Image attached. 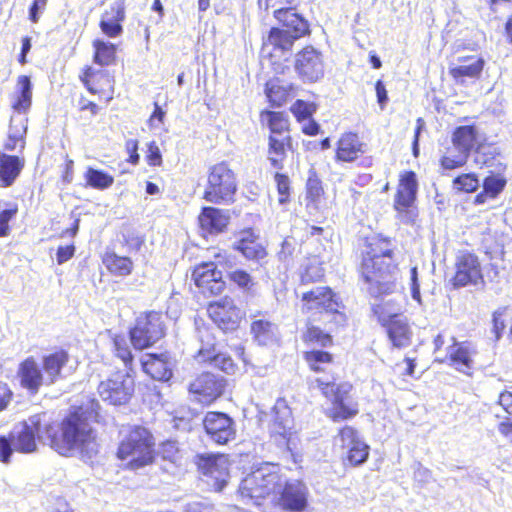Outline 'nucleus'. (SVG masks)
Here are the masks:
<instances>
[{"label": "nucleus", "instance_id": "6", "mask_svg": "<svg viewBox=\"0 0 512 512\" xmlns=\"http://www.w3.org/2000/svg\"><path fill=\"white\" fill-rule=\"evenodd\" d=\"M237 176L227 161L208 168L202 199L213 204L230 205L235 202Z\"/></svg>", "mask_w": 512, "mask_h": 512}, {"label": "nucleus", "instance_id": "56", "mask_svg": "<svg viewBox=\"0 0 512 512\" xmlns=\"http://www.w3.org/2000/svg\"><path fill=\"white\" fill-rule=\"evenodd\" d=\"M159 453L164 460L175 462L178 458L179 447L174 440H165L160 444Z\"/></svg>", "mask_w": 512, "mask_h": 512}, {"label": "nucleus", "instance_id": "25", "mask_svg": "<svg viewBox=\"0 0 512 512\" xmlns=\"http://www.w3.org/2000/svg\"><path fill=\"white\" fill-rule=\"evenodd\" d=\"M381 323L387 327L389 339L396 348H405L411 343L412 331L403 315L393 314L388 318L379 315Z\"/></svg>", "mask_w": 512, "mask_h": 512}, {"label": "nucleus", "instance_id": "45", "mask_svg": "<svg viewBox=\"0 0 512 512\" xmlns=\"http://www.w3.org/2000/svg\"><path fill=\"white\" fill-rule=\"evenodd\" d=\"M198 356L202 359V361L214 364V366L224 371L225 373H232L236 369V364L232 358L225 354H212L208 349H200L198 351Z\"/></svg>", "mask_w": 512, "mask_h": 512}, {"label": "nucleus", "instance_id": "24", "mask_svg": "<svg viewBox=\"0 0 512 512\" xmlns=\"http://www.w3.org/2000/svg\"><path fill=\"white\" fill-rule=\"evenodd\" d=\"M477 354L476 346L469 342H458L452 337V344L447 349V357L450 365L461 373L470 374L473 368V357Z\"/></svg>", "mask_w": 512, "mask_h": 512}, {"label": "nucleus", "instance_id": "64", "mask_svg": "<svg viewBox=\"0 0 512 512\" xmlns=\"http://www.w3.org/2000/svg\"><path fill=\"white\" fill-rule=\"evenodd\" d=\"M164 118L165 111L159 106L158 103H154V110L148 119V125L150 127H154L163 124Z\"/></svg>", "mask_w": 512, "mask_h": 512}, {"label": "nucleus", "instance_id": "49", "mask_svg": "<svg viewBox=\"0 0 512 512\" xmlns=\"http://www.w3.org/2000/svg\"><path fill=\"white\" fill-rule=\"evenodd\" d=\"M76 109L81 117L93 118L101 112V105L93 100L88 99L85 95L81 94L76 103Z\"/></svg>", "mask_w": 512, "mask_h": 512}, {"label": "nucleus", "instance_id": "59", "mask_svg": "<svg viewBox=\"0 0 512 512\" xmlns=\"http://www.w3.org/2000/svg\"><path fill=\"white\" fill-rule=\"evenodd\" d=\"M139 150V141L136 139H128L125 142V151L128 154V158L126 162L136 166L140 162V155L138 153Z\"/></svg>", "mask_w": 512, "mask_h": 512}, {"label": "nucleus", "instance_id": "17", "mask_svg": "<svg viewBox=\"0 0 512 512\" xmlns=\"http://www.w3.org/2000/svg\"><path fill=\"white\" fill-rule=\"evenodd\" d=\"M417 180L414 172H406L400 179L394 200V208L401 220L410 223L415 220L417 213L413 208L417 193Z\"/></svg>", "mask_w": 512, "mask_h": 512}, {"label": "nucleus", "instance_id": "26", "mask_svg": "<svg viewBox=\"0 0 512 512\" xmlns=\"http://www.w3.org/2000/svg\"><path fill=\"white\" fill-rule=\"evenodd\" d=\"M141 367L145 374L157 381H168L173 375L167 352L147 353L141 360Z\"/></svg>", "mask_w": 512, "mask_h": 512}, {"label": "nucleus", "instance_id": "12", "mask_svg": "<svg viewBox=\"0 0 512 512\" xmlns=\"http://www.w3.org/2000/svg\"><path fill=\"white\" fill-rule=\"evenodd\" d=\"M78 79L87 92L98 99L99 103L109 104L115 98L116 80L111 73L84 65Z\"/></svg>", "mask_w": 512, "mask_h": 512}, {"label": "nucleus", "instance_id": "10", "mask_svg": "<svg viewBox=\"0 0 512 512\" xmlns=\"http://www.w3.org/2000/svg\"><path fill=\"white\" fill-rule=\"evenodd\" d=\"M206 313L211 322L223 333L237 331L246 319V312L227 295L209 302Z\"/></svg>", "mask_w": 512, "mask_h": 512}, {"label": "nucleus", "instance_id": "50", "mask_svg": "<svg viewBox=\"0 0 512 512\" xmlns=\"http://www.w3.org/2000/svg\"><path fill=\"white\" fill-rule=\"evenodd\" d=\"M506 179L498 175H489L483 181V189L489 194L490 198H496L505 188Z\"/></svg>", "mask_w": 512, "mask_h": 512}, {"label": "nucleus", "instance_id": "13", "mask_svg": "<svg viewBox=\"0 0 512 512\" xmlns=\"http://www.w3.org/2000/svg\"><path fill=\"white\" fill-rule=\"evenodd\" d=\"M351 388L349 383L336 384L322 380V393L332 402L327 415L334 421L350 419L358 413L357 405L349 397Z\"/></svg>", "mask_w": 512, "mask_h": 512}, {"label": "nucleus", "instance_id": "19", "mask_svg": "<svg viewBox=\"0 0 512 512\" xmlns=\"http://www.w3.org/2000/svg\"><path fill=\"white\" fill-rule=\"evenodd\" d=\"M277 495L273 498L271 507L289 512L302 511L306 506V495L299 483L286 479L283 475Z\"/></svg>", "mask_w": 512, "mask_h": 512}, {"label": "nucleus", "instance_id": "52", "mask_svg": "<svg viewBox=\"0 0 512 512\" xmlns=\"http://www.w3.org/2000/svg\"><path fill=\"white\" fill-rule=\"evenodd\" d=\"M290 110L298 121H303L310 118L316 112L317 106L315 103L296 100Z\"/></svg>", "mask_w": 512, "mask_h": 512}, {"label": "nucleus", "instance_id": "62", "mask_svg": "<svg viewBox=\"0 0 512 512\" xmlns=\"http://www.w3.org/2000/svg\"><path fill=\"white\" fill-rule=\"evenodd\" d=\"M76 248L74 244L59 246L56 251V261L63 264L70 260L75 254Z\"/></svg>", "mask_w": 512, "mask_h": 512}, {"label": "nucleus", "instance_id": "23", "mask_svg": "<svg viewBox=\"0 0 512 512\" xmlns=\"http://www.w3.org/2000/svg\"><path fill=\"white\" fill-rule=\"evenodd\" d=\"M126 18V1L115 0L103 11L99 21L102 33L109 38H116L123 33Z\"/></svg>", "mask_w": 512, "mask_h": 512}, {"label": "nucleus", "instance_id": "61", "mask_svg": "<svg viewBox=\"0 0 512 512\" xmlns=\"http://www.w3.org/2000/svg\"><path fill=\"white\" fill-rule=\"evenodd\" d=\"M14 393L7 383L0 382V413L5 411L12 402Z\"/></svg>", "mask_w": 512, "mask_h": 512}, {"label": "nucleus", "instance_id": "16", "mask_svg": "<svg viewBox=\"0 0 512 512\" xmlns=\"http://www.w3.org/2000/svg\"><path fill=\"white\" fill-rule=\"evenodd\" d=\"M191 277L195 286L205 296H219L227 287L222 271L212 261L196 265L192 270Z\"/></svg>", "mask_w": 512, "mask_h": 512}, {"label": "nucleus", "instance_id": "3", "mask_svg": "<svg viewBox=\"0 0 512 512\" xmlns=\"http://www.w3.org/2000/svg\"><path fill=\"white\" fill-rule=\"evenodd\" d=\"M115 457L124 463L123 469L137 471L156 463V438L145 426L131 425L119 441Z\"/></svg>", "mask_w": 512, "mask_h": 512}, {"label": "nucleus", "instance_id": "51", "mask_svg": "<svg viewBox=\"0 0 512 512\" xmlns=\"http://www.w3.org/2000/svg\"><path fill=\"white\" fill-rule=\"evenodd\" d=\"M320 308V291L319 289L304 292L301 296V312L309 314Z\"/></svg>", "mask_w": 512, "mask_h": 512}, {"label": "nucleus", "instance_id": "48", "mask_svg": "<svg viewBox=\"0 0 512 512\" xmlns=\"http://www.w3.org/2000/svg\"><path fill=\"white\" fill-rule=\"evenodd\" d=\"M479 180L473 173L459 175L453 180V188L460 192L471 193L478 189Z\"/></svg>", "mask_w": 512, "mask_h": 512}, {"label": "nucleus", "instance_id": "57", "mask_svg": "<svg viewBox=\"0 0 512 512\" xmlns=\"http://www.w3.org/2000/svg\"><path fill=\"white\" fill-rule=\"evenodd\" d=\"M467 160L468 157L458 152L457 155L454 156L444 155L440 160V164L443 169L452 170L463 167L466 164Z\"/></svg>", "mask_w": 512, "mask_h": 512}, {"label": "nucleus", "instance_id": "22", "mask_svg": "<svg viewBox=\"0 0 512 512\" xmlns=\"http://www.w3.org/2000/svg\"><path fill=\"white\" fill-rule=\"evenodd\" d=\"M17 378L21 388L31 395H36L40 388L46 384V376L34 357L29 356L22 360L17 369Z\"/></svg>", "mask_w": 512, "mask_h": 512}, {"label": "nucleus", "instance_id": "36", "mask_svg": "<svg viewBox=\"0 0 512 512\" xmlns=\"http://www.w3.org/2000/svg\"><path fill=\"white\" fill-rule=\"evenodd\" d=\"M102 263L110 274L118 277L129 276L134 268L133 261L130 257L120 256L113 251L104 253Z\"/></svg>", "mask_w": 512, "mask_h": 512}, {"label": "nucleus", "instance_id": "63", "mask_svg": "<svg viewBox=\"0 0 512 512\" xmlns=\"http://www.w3.org/2000/svg\"><path fill=\"white\" fill-rule=\"evenodd\" d=\"M74 175V161L70 158H66L63 164L61 181L63 184H69L73 180Z\"/></svg>", "mask_w": 512, "mask_h": 512}, {"label": "nucleus", "instance_id": "7", "mask_svg": "<svg viewBox=\"0 0 512 512\" xmlns=\"http://www.w3.org/2000/svg\"><path fill=\"white\" fill-rule=\"evenodd\" d=\"M166 318L161 311L141 312L128 330L129 340L135 350L143 351L153 347L166 336Z\"/></svg>", "mask_w": 512, "mask_h": 512}, {"label": "nucleus", "instance_id": "28", "mask_svg": "<svg viewBox=\"0 0 512 512\" xmlns=\"http://www.w3.org/2000/svg\"><path fill=\"white\" fill-rule=\"evenodd\" d=\"M70 361L66 349L57 348L42 357V369L46 376V385H52L63 378L62 370Z\"/></svg>", "mask_w": 512, "mask_h": 512}, {"label": "nucleus", "instance_id": "30", "mask_svg": "<svg viewBox=\"0 0 512 512\" xmlns=\"http://www.w3.org/2000/svg\"><path fill=\"white\" fill-rule=\"evenodd\" d=\"M292 137L287 134L283 137H268L267 159L276 171L284 169L289 151H292Z\"/></svg>", "mask_w": 512, "mask_h": 512}, {"label": "nucleus", "instance_id": "9", "mask_svg": "<svg viewBox=\"0 0 512 512\" xmlns=\"http://www.w3.org/2000/svg\"><path fill=\"white\" fill-rule=\"evenodd\" d=\"M135 372L116 370L97 385V393L108 405L128 404L135 392Z\"/></svg>", "mask_w": 512, "mask_h": 512}, {"label": "nucleus", "instance_id": "11", "mask_svg": "<svg viewBox=\"0 0 512 512\" xmlns=\"http://www.w3.org/2000/svg\"><path fill=\"white\" fill-rule=\"evenodd\" d=\"M227 385L226 378L204 371L190 381L188 392L196 403L208 407L225 394Z\"/></svg>", "mask_w": 512, "mask_h": 512}, {"label": "nucleus", "instance_id": "5", "mask_svg": "<svg viewBox=\"0 0 512 512\" xmlns=\"http://www.w3.org/2000/svg\"><path fill=\"white\" fill-rule=\"evenodd\" d=\"M391 255L388 243L375 239L368 244L363 256L361 275L366 283L376 286L378 293H388L394 286L391 281Z\"/></svg>", "mask_w": 512, "mask_h": 512}, {"label": "nucleus", "instance_id": "32", "mask_svg": "<svg viewBox=\"0 0 512 512\" xmlns=\"http://www.w3.org/2000/svg\"><path fill=\"white\" fill-rule=\"evenodd\" d=\"M32 83L27 75H20L16 79V90L11 95V108L22 114L27 113L32 106Z\"/></svg>", "mask_w": 512, "mask_h": 512}, {"label": "nucleus", "instance_id": "15", "mask_svg": "<svg viewBox=\"0 0 512 512\" xmlns=\"http://www.w3.org/2000/svg\"><path fill=\"white\" fill-rule=\"evenodd\" d=\"M197 470L211 480L215 491H222L229 477V460L222 453L197 454L194 459Z\"/></svg>", "mask_w": 512, "mask_h": 512}, {"label": "nucleus", "instance_id": "1", "mask_svg": "<svg viewBox=\"0 0 512 512\" xmlns=\"http://www.w3.org/2000/svg\"><path fill=\"white\" fill-rule=\"evenodd\" d=\"M96 414L78 405L69 409L58 422L46 421L41 414H35L21 423V430L10 433L14 449L22 454L37 451V441L46 443L58 454L69 457L76 450H84L96 442V431L91 422Z\"/></svg>", "mask_w": 512, "mask_h": 512}, {"label": "nucleus", "instance_id": "60", "mask_svg": "<svg viewBox=\"0 0 512 512\" xmlns=\"http://www.w3.org/2000/svg\"><path fill=\"white\" fill-rule=\"evenodd\" d=\"M409 288L411 292V297L418 302V304H422L421 294H420V282L418 276L417 267H412L410 269L409 276Z\"/></svg>", "mask_w": 512, "mask_h": 512}, {"label": "nucleus", "instance_id": "46", "mask_svg": "<svg viewBox=\"0 0 512 512\" xmlns=\"http://www.w3.org/2000/svg\"><path fill=\"white\" fill-rule=\"evenodd\" d=\"M250 331L253 338L265 343L273 335V323L268 319H258L251 322Z\"/></svg>", "mask_w": 512, "mask_h": 512}, {"label": "nucleus", "instance_id": "20", "mask_svg": "<svg viewBox=\"0 0 512 512\" xmlns=\"http://www.w3.org/2000/svg\"><path fill=\"white\" fill-rule=\"evenodd\" d=\"M198 228L204 237L224 233L230 224L227 210L214 206H204L197 216Z\"/></svg>", "mask_w": 512, "mask_h": 512}, {"label": "nucleus", "instance_id": "4", "mask_svg": "<svg viewBox=\"0 0 512 512\" xmlns=\"http://www.w3.org/2000/svg\"><path fill=\"white\" fill-rule=\"evenodd\" d=\"M283 474L278 465L265 463L248 473L240 482L238 495L258 507L271 506Z\"/></svg>", "mask_w": 512, "mask_h": 512}, {"label": "nucleus", "instance_id": "53", "mask_svg": "<svg viewBox=\"0 0 512 512\" xmlns=\"http://www.w3.org/2000/svg\"><path fill=\"white\" fill-rule=\"evenodd\" d=\"M18 205L16 203L9 204L7 209L0 211V237H6L10 233L9 222L15 218L18 213Z\"/></svg>", "mask_w": 512, "mask_h": 512}, {"label": "nucleus", "instance_id": "37", "mask_svg": "<svg viewBox=\"0 0 512 512\" xmlns=\"http://www.w3.org/2000/svg\"><path fill=\"white\" fill-rule=\"evenodd\" d=\"M92 47V60L94 64L100 67H107L116 64L117 45L102 39H95L92 42Z\"/></svg>", "mask_w": 512, "mask_h": 512}, {"label": "nucleus", "instance_id": "40", "mask_svg": "<svg viewBox=\"0 0 512 512\" xmlns=\"http://www.w3.org/2000/svg\"><path fill=\"white\" fill-rule=\"evenodd\" d=\"M260 118L266 119L269 136L283 137L289 134V120L283 112L263 110L260 112Z\"/></svg>", "mask_w": 512, "mask_h": 512}, {"label": "nucleus", "instance_id": "55", "mask_svg": "<svg viewBox=\"0 0 512 512\" xmlns=\"http://www.w3.org/2000/svg\"><path fill=\"white\" fill-rule=\"evenodd\" d=\"M320 196V181L317 172L310 170V174L306 184V197L310 203L315 205L318 197Z\"/></svg>", "mask_w": 512, "mask_h": 512}, {"label": "nucleus", "instance_id": "58", "mask_svg": "<svg viewBox=\"0 0 512 512\" xmlns=\"http://www.w3.org/2000/svg\"><path fill=\"white\" fill-rule=\"evenodd\" d=\"M13 440L10 436L0 435V462L7 464L11 460L14 446H12Z\"/></svg>", "mask_w": 512, "mask_h": 512}, {"label": "nucleus", "instance_id": "35", "mask_svg": "<svg viewBox=\"0 0 512 512\" xmlns=\"http://www.w3.org/2000/svg\"><path fill=\"white\" fill-rule=\"evenodd\" d=\"M26 134L27 125L23 121L18 123L11 121L3 142L2 152L11 154V152L16 151L17 154L22 155L26 148Z\"/></svg>", "mask_w": 512, "mask_h": 512}, {"label": "nucleus", "instance_id": "54", "mask_svg": "<svg viewBox=\"0 0 512 512\" xmlns=\"http://www.w3.org/2000/svg\"><path fill=\"white\" fill-rule=\"evenodd\" d=\"M145 160L151 167H160L163 165L162 153L156 141H150L147 143Z\"/></svg>", "mask_w": 512, "mask_h": 512}, {"label": "nucleus", "instance_id": "43", "mask_svg": "<svg viewBox=\"0 0 512 512\" xmlns=\"http://www.w3.org/2000/svg\"><path fill=\"white\" fill-rule=\"evenodd\" d=\"M85 187L106 190L114 183V177L100 169L88 167L84 173Z\"/></svg>", "mask_w": 512, "mask_h": 512}, {"label": "nucleus", "instance_id": "21", "mask_svg": "<svg viewBox=\"0 0 512 512\" xmlns=\"http://www.w3.org/2000/svg\"><path fill=\"white\" fill-rule=\"evenodd\" d=\"M335 443L342 448H348V461L353 466H359L366 462L369 456V446L360 439L357 430L351 426H345L335 437Z\"/></svg>", "mask_w": 512, "mask_h": 512}, {"label": "nucleus", "instance_id": "2", "mask_svg": "<svg viewBox=\"0 0 512 512\" xmlns=\"http://www.w3.org/2000/svg\"><path fill=\"white\" fill-rule=\"evenodd\" d=\"M274 17L282 27L269 30L262 44V52L272 65H277L288 60L287 55L292 51L295 41L308 35L310 30L308 22L289 8L275 10Z\"/></svg>", "mask_w": 512, "mask_h": 512}, {"label": "nucleus", "instance_id": "29", "mask_svg": "<svg viewBox=\"0 0 512 512\" xmlns=\"http://www.w3.org/2000/svg\"><path fill=\"white\" fill-rule=\"evenodd\" d=\"M483 137L474 125H464L457 127L452 134L453 147L469 158L472 150H476L483 144Z\"/></svg>", "mask_w": 512, "mask_h": 512}, {"label": "nucleus", "instance_id": "41", "mask_svg": "<svg viewBox=\"0 0 512 512\" xmlns=\"http://www.w3.org/2000/svg\"><path fill=\"white\" fill-rule=\"evenodd\" d=\"M361 144L358 136L353 133L343 135L338 142V149L336 157L341 161H353L358 157L361 152Z\"/></svg>", "mask_w": 512, "mask_h": 512}, {"label": "nucleus", "instance_id": "27", "mask_svg": "<svg viewBox=\"0 0 512 512\" xmlns=\"http://www.w3.org/2000/svg\"><path fill=\"white\" fill-rule=\"evenodd\" d=\"M26 165L23 155L0 152V187L13 186Z\"/></svg>", "mask_w": 512, "mask_h": 512}, {"label": "nucleus", "instance_id": "38", "mask_svg": "<svg viewBox=\"0 0 512 512\" xmlns=\"http://www.w3.org/2000/svg\"><path fill=\"white\" fill-rule=\"evenodd\" d=\"M459 61L462 64L449 69L450 75L458 82H463L464 77H478L483 70L484 61L481 58L470 56Z\"/></svg>", "mask_w": 512, "mask_h": 512}, {"label": "nucleus", "instance_id": "47", "mask_svg": "<svg viewBox=\"0 0 512 512\" xmlns=\"http://www.w3.org/2000/svg\"><path fill=\"white\" fill-rule=\"evenodd\" d=\"M274 180L276 183V189L278 193V202L280 204H287L291 199V181L289 177L281 173L280 171H276L274 175Z\"/></svg>", "mask_w": 512, "mask_h": 512}, {"label": "nucleus", "instance_id": "34", "mask_svg": "<svg viewBox=\"0 0 512 512\" xmlns=\"http://www.w3.org/2000/svg\"><path fill=\"white\" fill-rule=\"evenodd\" d=\"M265 94L271 107H282L294 97L293 85H284L278 78L270 79L265 84Z\"/></svg>", "mask_w": 512, "mask_h": 512}, {"label": "nucleus", "instance_id": "8", "mask_svg": "<svg viewBox=\"0 0 512 512\" xmlns=\"http://www.w3.org/2000/svg\"><path fill=\"white\" fill-rule=\"evenodd\" d=\"M346 324L342 298L331 288H322V348L332 345L333 335H337Z\"/></svg>", "mask_w": 512, "mask_h": 512}, {"label": "nucleus", "instance_id": "14", "mask_svg": "<svg viewBox=\"0 0 512 512\" xmlns=\"http://www.w3.org/2000/svg\"><path fill=\"white\" fill-rule=\"evenodd\" d=\"M202 427L208 438L218 446H225L237 436L235 420L221 411H208L202 419Z\"/></svg>", "mask_w": 512, "mask_h": 512}, {"label": "nucleus", "instance_id": "31", "mask_svg": "<svg viewBox=\"0 0 512 512\" xmlns=\"http://www.w3.org/2000/svg\"><path fill=\"white\" fill-rule=\"evenodd\" d=\"M320 54L312 46H305L298 52L295 60V69L307 81L318 79Z\"/></svg>", "mask_w": 512, "mask_h": 512}, {"label": "nucleus", "instance_id": "33", "mask_svg": "<svg viewBox=\"0 0 512 512\" xmlns=\"http://www.w3.org/2000/svg\"><path fill=\"white\" fill-rule=\"evenodd\" d=\"M247 260L261 261L267 256L266 248L258 241V237L249 229L242 232L241 238L233 246Z\"/></svg>", "mask_w": 512, "mask_h": 512}, {"label": "nucleus", "instance_id": "18", "mask_svg": "<svg viewBox=\"0 0 512 512\" xmlns=\"http://www.w3.org/2000/svg\"><path fill=\"white\" fill-rule=\"evenodd\" d=\"M479 283H483V275L478 257L469 252L459 253L455 261L453 286L460 288Z\"/></svg>", "mask_w": 512, "mask_h": 512}, {"label": "nucleus", "instance_id": "39", "mask_svg": "<svg viewBox=\"0 0 512 512\" xmlns=\"http://www.w3.org/2000/svg\"><path fill=\"white\" fill-rule=\"evenodd\" d=\"M111 343L112 353L123 363L125 371L134 372L135 357L126 337L123 334H115L111 338Z\"/></svg>", "mask_w": 512, "mask_h": 512}, {"label": "nucleus", "instance_id": "44", "mask_svg": "<svg viewBox=\"0 0 512 512\" xmlns=\"http://www.w3.org/2000/svg\"><path fill=\"white\" fill-rule=\"evenodd\" d=\"M230 284L242 293H252L257 285L255 278L245 269L236 268L227 273Z\"/></svg>", "mask_w": 512, "mask_h": 512}, {"label": "nucleus", "instance_id": "42", "mask_svg": "<svg viewBox=\"0 0 512 512\" xmlns=\"http://www.w3.org/2000/svg\"><path fill=\"white\" fill-rule=\"evenodd\" d=\"M497 155L498 152L496 147L488 144H482L479 145L475 151L474 162L480 168L488 167L501 171L504 167L497 159Z\"/></svg>", "mask_w": 512, "mask_h": 512}]
</instances>
